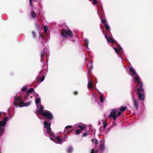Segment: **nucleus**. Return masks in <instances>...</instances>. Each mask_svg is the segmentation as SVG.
Here are the masks:
<instances>
[{"label": "nucleus", "mask_w": 153, "mask_h": 153, "mask_svg": "<svg viewBox=\"0 0 153 153\" xmlns=\"http://www.w3.org/2000/svg\"><path fill=\"white\" fill-rule=\"evenodd\" d=\"M134 81L135 84V87L137 88V97L139 100L143 101L144 100V94L142 93L144 91L143 88V84L140 81V79L139 76H135Z\"/></svg>", "instance_id": "nucleus-1"}, {"label": "nucleus", "mask_w": 153, "mask_h": 153, "mask_svg": "<svg viewBox=\"0 0 153 153\" xmlns=\"http://www.w3.org/2000/svg\"><path fill=\"white\" fill-rule=\"evenodd\" d=\"M61 35L63 37L67 38V36L72 37L73 34L71 30L62 29L61 31Z\"/></svg>", "instance_id": "nucleus-2"}, {"label": "nucleus", "mask_w": 153, "mask_h": 153, "mask_svg": "<svg viewBox=\"0 0 153 153\" xmlns=\"http://www.w3.org/2000/svg\"><path fill=\"white\" fill-rule=\"evenodd\" d=\"M41 115L45 120H51L53 119V116L49 111H46L41 113Z\"/></svg>", "instance_id": "nucleus-3"}, {"label": "nucleus", "mask_w": 153, "mask_h": 153, "mask_svg": "<svg viewBox=\"0 0 153 153\" xmlns=\"http://www.w3.org/2000/svg\"><path fill=\"white\" fill-rule=\"evenodd\" d=\"M44 125V128L46 129L47 133L50 135H53L52 133L51 132V128L50 127L51 123L48 121H45L43 123Z\"/></svg>", "instance_id": "nucleus-4"}, {"label": "nucleus", "mask_w": 153, "mask_h": 153, "mask_svg": "<svg viewBox=\"0 0 153 153\" xmlns=\"http://www.w3.org/2000/svg\"><path fill=\"white\" fill-rule=\"evenodd\" d=\"M14 100L13 103L14 106H15L16 108H17L18 107V105L17 103L18 102L22 101V98L21 97H18L16 96L14 97Z\"/></svg>", "instance_id": "nucleus-5"}, {"label": "nucleus", "mask_w": 153, "mask_h": 153, "mask_svg": "<svg viewBox=\"0 0 153 153\" xmlns=\"http://www.w3.org/2000/svg\"><path fill=\"white\" fill-rule=\"evenodd\" d=\"M117 111H118L116 109H113L109 115V117L110 118H112L114 120H116L117 117Z\"/></svg>", "instance_id": "nucleus-6"}, {"label": "nucleus", "mask_w": 153, "mask_h": 153, "mask_svg": "<svg viewBox=\"0 0 153 153\" xmlns=\"http://www.w3.org/2000/svg\"><path fill=\"white\" fill-rule=\"evenodd\" d=\"M8 118V117H6L4 118L3 120L0 121V127H3L5 126Z\"/></svg>", "instance_id": "nucleus-7"}, {"label": "nucleus", "mask_w": 153, "mask_h": 153, "mask_svg": "<svg viewBox=\"0 0 153 153\" xmlns=\"http://www.w3.org/2000/svg\"><path fill=\"white\" fill-rule=\"evenodd\" d=\"M104 143V141L103 140H101L100 141V145L99 148V149L103 151L105 149Z\"/></svg>", "instance_id": "nucleus-8"}, {"label": "nucleus", "mask_w": 153, "mask_h": 153, "mask_svg": "<svg viewBox=\"0 0 153 153\" xmlns=\"http://www.w3.org/2000/svg\"><path fill=\"white\" fill-rule=\"evenodd\" d=\"M133 100L134 106L137 110L139 103V101L133 98Z\"/></svg>", "instance_id": "nucleus-9"}, {"label": "nucleus", "mask_w": 153, "mask_h": 153, "mask_svg": "<svg viewBox=\"0 0 153 153\" xmlns=\"http://www.w3.org/2000/svg\"><path fill=\"white\" fill-rule=\"evenodd\" d=\"M118 45L119 46L118 48V49H117L115 47L114 48V49L116 52V53L118 54H120L121 51H122V48L118 44H117V45Z\"/></svg>", "instance_id": "nucleus-10"}, {"label": "nucleus", "mask_w": 153, "mask_h": 153, "mask_svg": "<svg viewBox=\"0 0 153 153\" xmlns=\"http://www.w3.org/2000/svg\"><path fill=\"white\" fill-rule=\"evenodd\" d=\"M107 40L108 43H111L112 44H117V42L114 40V39L113 37H109Z\"/></svg>", "instance_id": "nucleus-11"}, {"label": "nucleus", "mask_w": 153, "mask_h": 153, "mask_svg": "<svg viewBox=\"0 0 153 153\" xmlns=\"http://www.w3.org/2000/svg\"><path fill=\"white\" fill-rule=\"evenodd\" d=\"M73 152V148L71 146L68 147L67 149L66 152L68 153H72Z\"/></svg>", "instance_id": "nucleus-12"}, {"label": "nucleus", "mask_w": 153, "mask_h": 153, "mask_svg": "<svg viewBox=\"0 0 153 153\" xmlns=\"http://www.w3.org/2000/svg\"><path fill=\"white\" fill-rule=\"evenodd\" d=\"M43 106L42 105H40V108L39 109H37V111L39 112V113L41 114V113L42 112H45L43 111Z\"/></svg>", "instance_id": "nucleus-13"}, {"label": "nucleus", "mask_w": 153, "mask_h": 153, "mask_svg": "<svg viewBox=\"0 0 153 153\" xmlns=\"http://www.w3.org/2000/svg\"><path fill=\"white\" fill-rule=\"evenodd\" d=\"M56 139L57 140L58 143L61 144L64 141L62 139H61L58 136H57L56 138Z\"/></svg>", "instance_id": "nucleus-14"}, {"label": "nucleus", "mask_w": 153, "mask_h": 153, "mask_svg": "<svg viewBox=\"0 0 153 153\" xmlns=\"http://www.w3.org/2000/svg\"><path fill=\"white\" fill-rule=\"evenodd\" d=\"M129 71L134 75H135L136 74V72L133 68L131 67H130L129 68Z\"/></svg>", "instance_id": "nucleus-15"}, {"label": "nucleus", "mask_w": 153, "mask_h": 153, "mask_svg": "<svg viewBox=\"0 0 153 153\" xmlns=\"http://www.w3.org/2000/svg\"><path fill=\"white\" fill-rule=\"evenodd\" d=\"M127 108L126 106L124 107L123 106H121L119 108L120 110L122 112H124L126 109Z\"/></svg>", "instance_id": "nucleus-16"}, {"label": "nucleus", "mask_w": 153, "mask_h": 153, "mask_svg": "<svg viewBox=\"0 0 153 153\" xmlns=\"http://www.w3.org/2000/svg\"><path fill=\"white\" fill-rule=\"evenodd\" d=\"M91 141L96 146H97L98 145V140L97 139H92Z\"/></svg>", "instance_id": "nucleus-17"}, {"label": "nucleus", "mask_w": 153, "mask_h": 153, "mask_svg": "<svg viewBox=\"0 0 153 153\" xmlns=\"http://www.w3.org/2000/svg\"><path fill=\"white\" fill-rule=\"evenodd\" d=\"M19 102V103L18 106H19L20 107H22L25 106V103L23 101Z\"/></svg>", "instance_id": "nucleus-18"}, {"label": "nucleus", "mask_w": 153, "mask_h": 153, "mask_svg": "<svg viewBox=\"0 0 153 153\" xmlns=\"http://www.w3.org/2000/svg\"><path fill=\"white\" fill-rule=\"evenodd\" d=\"M45 54V51L44 50L41 51L40 56L41 59L43 58Z\"/></svg>", "instance_id": "nucleus-19"}, {"label": "nucleus", "mask_w": 153, "mask_h": 153, "mask_svg": "<svg viewBox=\"0 0 153 153\" xmlns=\"http://www.w3.org/2000/svg\"><path fill=\"white\" fill-rule=\"evenodd\" d=\"M103 128L105 129L106 128L107 126V120H105L104 121H103Z\"/></svg>", "instance_id": "nucleus-20"}, {"label": "nucleus", "mask_w": 153, "mask_h": 153, "mask_svg": "<svg viewBox=\"0 0 153 153\" xmlns=\"http://www.w3.org/2000/svg\"><path fill=\"white\" fill-rule=\"evenodd\" d=\"M4 129L3 128L0 127V136L2 135L4 132Z\"/></svg>", "instance_id": "nucleus-21"}, {"label": "nucleus", "mask_w": 153, "mask_h": 153, "mask_svg": "<svg viewBox=\"0 0 153 153\" xmlns=\"http://www.w3.org/2000/svg\"><path fill=\"white\" fill-rule=\"evenodd\" d=\"M41 102L40 99L39 98H38L35 99V102L36 105H38Z\"/></svg>", "instance_id": "nucleus-22"}, {"label": "nucleus", "mask_w": 153, "mask_h": 153, "mask_svg": "<svg viewBox=\"0 0 153 153\" xmlns=\"http://www.w3.org/2000/svg\"><path fill=\"white\" fill-rule=\"evenodd\" d=\"M105 29L107 31H109L110 30V28L109 26L107 24L104 25Z\"/></svg>", "instance_id": "nucleus-23"}, {"label": "nucleus", "mask_w": 153, "mask_h": 153, "mask_svg": "<svg viewBox=\"0 0 153 153\" xmlns=\"http://www.w3.org/2000/svg\"><path fill=\"white\" fill-rule=\"evenodd\" d=\"M31 16L33 18H35L36 16V13L34 11H33L31 13Z\"/></svg>", "instance_id": "nucleus-24"}, {"label": "nucleus", "mask_w": 153, "mask_h": 153, "mask_svg": "<svg viewBox=\"0 0 153 153\" xmlns=\"http://www.w3.org/2000/svg\"><path fill=\"white\" fill-rule=\"evenodd\" d=\"M34 89L33 88H30V89L27 90L26 92L27 93V94H29L32 93Z\"/></svg>", "instance_id": "nucleus-25"}, {"label": "nucleus", "mask_w": 153, "mask_h": 153, "mask_svg": "<svg viewBox=\"0 0 153 153\" xmlns=\"http://www.w3.org/2000/svg\"><path fill=\"white\" fill-rule=\"evenodd\" d=\"M93 85L92 83L91 82H89L88 83V88L91 89L92 88V86Z\"/></svg>", "instance_id": "nucleus-26"}, {"label": "nucleus", "mask_w": 153, "mask_h": 153, "mask_svg": "<svg viewBox=\"0 0 153 153\" xmlns=\"http://www.w3.org/2000/svg\"><path fill=\"white\" fill-rule=\"evenodd\" d=\"M77 127L78 128H80V130H81H81H84L85 129V127L84 126H81V125H77Z\"/></svg>", "instance_id": "nucleus-27"}, {"label": "nucleus", "mask_w": 153, "mask_h": 153, "mask_svg": "<svg viewBox=\"0 0 153 153\" xmlns=\"http://www.w3.org/2000/svg\"><path fill=\"white\" fill-rule=\"evenodd\" d=\"M35 26L36 27V29L38 31H39L40 32V28L39 26H38V24L37 23H36L35 25Z\"/></svg>", "instance_id": "nucleus-28"}, {"label": "nucleus", "mask_w": 153, "mask_h": 153, "mask_svg": "<svg viewBox=\"0 0 153 153\" xmlns=\"http://www.w3.org/2000/svg\"><path fill=\"white\" fill-rule=\"evenodd\" d=\"M99 151V150L98 149H93L92 150L91 153H97Z\"/></svg>", "instance_id": "nucleus-29"}, {"label": "nucleus", "mask_w": 153, "mask_h": 153, "mask_svg": "<svg viewBox=\"0 0 153 153\" xmlns=\"http://www.w3.org/2000/svg\"><path fill=\"white\" fill-rule=\"evenodd\" d=\"M45 78V76H43L41 77L40 78H39V80L40 82H42Z\"/></svg>", "instance_id": "nucleus-30"}, {"label": "nucleus", "mask_w": 153, "mask_h": 153, "mask_svg": "<svg viewBox=\"0 0 153 153\" xmlns=\"http://www.w3.org/2000/svg\"><path fill=\"white\" fill-rule=\"evenodd\" d=\"M75 134L76 135H78L81 132L80 130L78 129L75 131Z\"/></svg>", "instance_id": "nucleus-31"}, {"label": "nucleus", "mask_w": 153, "mask_h": 153, "mask_svg": "<svg viewBox=\"0 0 153 153\" xmlns=\"http://www.w3.org/2000/svg\"><path fill=\"white\" fill-rule=\"evenodd\" d=\"M48 27L46 26H44L43 27V30L45 33H46L47 32Z\"/></svg>", "instance_id": "nucleus-32"}, {"label": "nucleus", "mask_w": 153, "mask_h": 153, "mask_svg": "<svg viewBox=\"0 0 153 153\" xmlns=\"http://www.w3.org/2000/svg\"><path fill=\"white\" fill-rule=\"evenodd\" d=\"M72 127V126H66L65 128V130L66 131L68 128H71Z\"/></svg>", "instance_id": "nucleus-33"}, {"label": "nucleus", "mask_w": 153, "mask_h": 153, "mask_svg": "<svg viewBox=\"0 0 153 153\" xmlns=\"http://www.w3.org/2000/svg\"><path fill=\"white\" fill-rule=\"evenodd\" d=\"M100 102H103L104 99L103 98V96L102 94L100 95Z\"/></svg>", "instance_id": "nucleus-34"}, {"label": "nucleus", "mask_w": 153, "mask_h": 153, "mask_svg": "<svg viewBox=\"0 0 153 153\" xmlns=\"http://www.w3.org/2000/svg\"><path fill=\"white\" fill-rule=\"evenodd\" d=\"M31 102H27L25 103V106H27L28 105H30L31 104Z\"/></svg>", "instance_id": "nucleus-35"}, {"label": "nucleus", "mask_w": 153, "mask_h": 153, "mask_svg": "<svg viewBox=\"0 0 153 153\" xmlns=\"http://www.w3.org/2000/svg\"><path fill=\"white\" fill-rule=\"evenodd\" d=\"M101 21L102 23L104 25L106 24V20L105 19H102Z\"/></svg>", "instance_id": "nucleus-36"}, {"label": "nucleus", "mask_w": 153, "mask_h": 153, "mask_svg": "<svg viewBox=\"0 0 153 153\" xmlns=\"http://www.w3.org/2000/svg\"><path fill=\"white\" fill-rule=\"evenodd\" d=\"M27 89V87L26 86H24L22 89L21 90L22 91H25Z\"/></svg>", "instance_id": "nucleus-37"}, {"label": "nucleus", "mask_w": 153, "mask_h": 153, "mask_svg": "<svg viewBox=\"0 0 153 153\" xmlns=\"http://www.w3.org/2000/svg\"><path fill=\"white\" fill-rule=\"evenodd\" d=\"M32 34L33 35V36L34 37H36V33L35 31H32Z\"/></svg>", "instance_id": "nucleus-38"}, {"label": "nucleus", "mask_w": 153, "mask_h": 153, "mask_svg": "<svg viewBox=\"0 0 153 153\" xmlns=\"http://www.w3.org/2000/svg\"><path fill=\"white\" fill-rule=\"evenodd\" d=\"M29 94L28 93L27 94V92L26 93L24 97L25 99H26L27 97L29 96Z\"/></svg>", "instance_id": "nucleus-39"}, {"label": "nucleus", "mask_w": 153, "mask_h": 153, "mask_svg": "<svg viewBox=\"0 0 153 153\" xmlns=\"http://www.w3.org/2000/svg\"><path fill=\"white\" fill-rule=\"evenodd\" d=\"M88 135V134L87 132L84 133L82 135L83 137H86Z\"/></svg>", "instance_id": "nucleus-40"}, {"label": "nucleus", "mask_w": 153, "mask_h": 153, "mask_svg": "<svg viewBox=\"0 0 153 153\" xmlns=\"http://www.w3.org/2000/svg\"><path fill=\"white\" fill-rule=\"evenodd\" d=\"M121 114V111H119L117 115V117H119V116H120Z\"/></svg>", "instance_id": "nucleus-41"}, {"label": "nucleus", "mask_w": 153, "mask_h": 153, "mask_svg": "<svg viewBox=\"0 0 153 153\" xmlns=\"http://www.w3.org/2000/svg\"><path fill=\"white\" fill-rule=\"evenodd\" d=\"M93 3L94 4H96L97 3V1L96 0H93Z\"/></svg>", "instance_id": "nucleus-42"}, {"label": "nucleus", "mask_w": 153, "mask_h": 153, "mask_svg": "<svg viewBox=\"0 0 153 153\" xmlns=\"http://www.w3.org/2000/svg\"><path fill=\"white\" fill-rule=\"evenodd\" d=\"M74 94L75 95H77L78 94V92L77 91H75L74 92Z\"/></svg>", "instance_id": "nucleus-43"}, {"label": "nucleus", "mask_w": 153, "mask_h": 153, "mask_svg": "<svg viewBox=\"0 0 153 153\" xmlns=\"http://www.w3.org/2000/svg\"><path fill=\"white\" fill-rule=\"evenodd\" d=\"M30 4L31 7H32V0H29Z\"/></svg>", "instance_id": "nucleus-44"}, {"label": "nucleus", "mask_w": 153, "mask_h": 153, "mask_svg": "<svg viewBox=\"0 0 153 153\" xmlns=\"http://www.w3.org/2000/svg\"><path fill=\"white\" fill-rule=\"evenodd\" d=\"M88 45V41L87 40L85 41V45L86 46V45Z\"/></svg>", "instance_id": "nucleus-45"}, {"label": "nucleus", "mask_w": 153, "mask_h": 153, "mask_svg": "<svg viewBox=\"0 0 153 153\" xmlns=\"http://www.w3.org/2000/svg\"><path fill=\"white\" fill-rule=\"evenodd\" d=\"M105 38L107 40L109 37H108V36L106 34H105Z\"/></svg>", "instance_id": "nucleus-46"}, {"label": "nucleus", "mask_w": 153, "mask_h": 153, "mask_svg": "<svg viewBox=\"0 0 153 153\" xmlns=\"http://www.w3.org/2000/svg\"><path fill=\"white\" fill-rule=\"evenodd\" d=\"M39 34L40 36H41V38H42V39H43L44 37V36H43L42 35L41 36V34H40V32L39 33Z\"/></svg>", "instance_id": "nucleus-47"}, {"label": "nucleus", "mask_w": 153, "mask_h": 153, "mask_svg": "<svg viewBox=\"0 0 153 153\" xmlns=\"http://www.w3.org/2000/svg\"><path fill=\"white\" fill-rule=\"evenodd\" d=\"M93 68V66L92 65H91L90 67V69H92Z\"/></svg>", "instance_id": "nucleus-48"}, {"label": "nucleus", "mask_w": 153, "mask_h": 153, "mask_svg": "<svg viewBox=\"0 0 153 153\" xmlns=\"http://www.w3.org/2000/svg\"><path fill=\"white\" fill-rule=\"evenodd\" d=\"M33 1L34 2H36L37 1V0H33Z\"/></svg>", "instance_id": "nucleus-49"}, {"label": "nucleus", "mask_w": 153, "mask_h": 153, "mask_svg": "<svg viewBox=\"0 0 153 153\" xmlns=\"http://www.w3.org/2000/svg\"><path fill=\"white\" fill-rule=\"evenodd\" d=\"M50 139H51V140H53V139L51 137L50 138Z\"/></svg>", "instance_id": "nucleus-50"}, {"label": "nucleus", "mask_w": 153, "mask_h": 153, "mask_svg": "<svg viewBox=\"0 0 153 153\" xmlns=\"http://www.w3.org/2000/svg\"><path fill=\"white\" fill-rule=\"evenodd\" d=\"M41 42H42V44L43 45V43H44L42 41Z\"/></svg>", "instance_id": "nucleus-51"}, {"label": "nucleus", "mask_w": 153, "mask_h": 153, "mask_svg": "<svg viewBox=\"0 0 153 153\" xmlns=\"http://www.w3.org/2000/svg\"><path fill=\"white\" fill-rule=\"evenodd\" d=\"M2 113L0 112V117L1 116Z\"/></svg>", "instance_id": "nucleus-52"}]
</instances>
